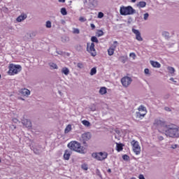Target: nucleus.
Segmentation results:
<instances>
[{
  "label": "nucleus",
  "mask_w": 179,
  "mask_h": 179,
  "mask_svg": "<svg viewBox=\"0 0 179 179\" xmlns=\"http://www.w3.org/2000/svg\"><path fill=\"white\" fill-rule=\"evenodd\" d=\"M15 129H16V127H14Z\"/></svg>",
  "instance_id": "54"
},
{
  "label": "nucleus",
  "mask_w": 179,
  "mask_h": 179,
  "mask_svg": "<svg viewBox=\"0 0 179 179\" xmlns=\"http://www.w3.org/2000/svg\"><path fill=\"white\" fill-rule=\"evenodd\" d=\"M99 94H101L102 96L104 94H107V87H102L99 90Z\"/></svg>",
  "instance_id": "20"
},
{
  "label": "nucleus",
  "mask_w": 179,
  "mask_h": 179,
  "mask_svg": "<svg viewBox=\"0 0 179 179\" xmlns=\"http://www.w3.org/2000/svg\"><path fill=\"white\" fill-rule=\"evenodd\" d=\"M120 15H122V16H128V15H134V13H135V10L131 6H123L120 7Z\"/></svg>",
  "instance_id": "2"
},
{
  "label": "nucleus",
  "mask_w": 179,
  "mask_h": 179,
  "mask_svg": "<svg viewBox=\"0 0 179 179\" xmlns=\"http://www.w3.org/2000/svg\"><path fill=\"white\" fill-rule=\"evenodd\" d=\"M21 96H29L30 95V90L27 88H22L19 91Z\"/></svg>",
  "instance_id": "15"
},
{
  "label": "nucleus",
  "mask_w": 179,
  "mask_h": 179,
  "mask_svg": "<svg viewBox=\"0 0 179 179\" xmlns=\"http://www.w3.org/2000/svg\"><path fill=\"white\" fill-rule=\"evenodd\" d=\"M20 99V100H24V99H23V98H19Z\"/></svg>",
  "instance_id": "52"
},
{
  "label": "nucleus",
  "mask_w": 179,
  "mask_h": 179,
  "mask_svg": "<svg viewBox=\"0 0 179 179\" xmlns=\"http://www.w3.org/2000/svg\"><path fill=\"white\" fill-rule=\"evenodd\" d=\"M60 12H61L62 15H63V16L68 15V12L66 11V8H62Z\"/></svg>",
  "instance_id": "23"
},
{
  "label": "nucleus",
  "mask_w": 179,
  "mask_h": 179,
  "mask_svg": "<svg viewBox=\"0 0 179 179\" xmlns=\"http://www.w3.org/2000/svg\"><path fill=\"white\" fill-rule=\"evenodd\" d=\"M73 34H79V33H80V31H79V29L73 28Z\"/></svg>",
  "instance_id": "32"
},
{
  "label": "nucleus",
  "mask_w": 179,
  "mask_h": 179,
  "mask_svg": "<svg viewBox=\"0 0 179 179\" xmlns=\"http://www.w3.org/2000/svg\"><path fill=\"white\" fill-rule=\"evenodd\" d=\"M103 16H104V14H103V13H101V12H99V14H98V17H99V19H101V17H103Z\"/></svg>",
  "instance_id": "38"
},
{
  "label": "nucleus",
  "mask_w": 179,
  "mask_h": 179,
  "mask_svg": "<svg viewBox=\"0 0 179 179\" xmlns=\"http://www.w3.org/2000/svg\"><path fill=\"white\" fill-rule=\"evenodd\" d=\"M117 45L118 41H115L113 45L108 49V54L110 57H111V55H114V51H115V48H117Z\"/></svg>",
  "instance_id": "11"
},
{
  "label": "nucleus",
  "mask_w": 179,
  "mask_h": 179,
  "mask_svg": "<svg viewBox=\"0 0 179 179\" xmlns=\"http://www.w3.org/2000/svg\"><path fill=\"white\" fill-rule=\"evenodd\" d=\"M22 124H23L25 128H28V129H30L31 128V122L27 119L24 118L23 120H22Z\"/></svg>",
  "instance_id": "14"
},
{
  "label": "nucleus",
  "mask_w": 179,
  "mask_h": 179,
  "mask_svg": "<svg viewBox=\"0 0 179 179\" xmlns=\"http://www.w3.org/2000/svg\"><path fill=\"white\" fill-rule=\"evenodd\" d=\"M70 158H71V152H69V150H66L64 154V160H69Z\"/></svg>",
  "instance_id": "18"
},
{
  "label": "nucleus",
  "mask_w": 179,
  "mask_h": 179,
  "mask_svg": "<svg viewBox=\"0 0 179 179\" xmlns=\"http://www.w3.org/2000/svg\"><path fill=\"white\" fill-rule=\"evenodd\" d=\"M25 19H27V15L22 13L20 16H18L16 19L17 22H23Z\"/></svg>",
  "instance_id": "16"
},
{
  "label": "nucleus",
  "mask_w": 179,
  "mask_h": 179,
  "mask_svg": "<svg viewBox=\"0 0 179 179\" xmlns=\"http://www.w3.org/2000/svg\"><path fill=\"white\" fill-rule=\"evenodd\" d=\"M8 73L10 76L17 75V73L22 71V66L10 64L8 66Z\"/></svg>",
  "instance_id": "3"
},
{
  "label": "nucleus",
  "mask_w": 179,
  "mask_h": 179,
  "mask_svg": "<svg viewBox=\"0 0 179 179\" xmlns=\"http://www.w3.org/2000/svg\"><path fill=\"white\" fill-rule=\"evenodd\" d=\"M129 57L133 58V59H135V58H136V55L134 52H131L129 54Z\"/></svg>",
  "instance_id": "36"
},
{
  "label": "nucleus",
  "mask_w": 179,
  "mask_h": 179,
  "mask_svg": "<svg viewBox=\"0 0 179 179\" xmlns=\"http://www.w3.org/2000/svg\"><path fill=\"white\" fill-rule=\"evenodd\" d=\"M123 160H125V162H128L129 160V156L127 155H124L122 156Z\"/></svg>",
  "instance_id": "33"
},
{
  "label": "nucleus",
  "mask_w": 179,
  "mask_h": 179,
  "mask_svg": "<svg viewBox=\"0 0 179 179\" xmlns=\"http://www.w3.org/2000/svg\"><path fill=\"white\" fill-rule=\"evenodd\" d=\"M108 173H111V169H108Z\"/></svg>",
  "instance_id": "49"
},
{
  "label": "nucleus",
  "mask_w": 179,
  "mask_h": 179,
  "mask_svg": "<svg viewBox=\"0 0 179 179\" xmlns=\"http://www.w3.org/2000/svg\"><path fill=\"white\" fill-rule=\"evenodd\" d=\"M170 80H172V82H174V78H171Z\"/></svg>",
  "instance_id": "51"
},
{
  "label": "nucleus",
  "mask_w": 179,
  "mask_h": 179,
  "mask_svg": "<svg viewBox=\"0 0 179 179\" xmlns=\"http://www.w3.org/2000/svg\"><path fill=\"white\" fill-rule=\"evenodd\" d=\"M91 41H92V43H96V44H99V39H97V37L96 36H92Z\"/></svg>",
  "instance_id": "26"
},
{
  "label": "nucleus",
  "mask_w": 179,
  "mask_h": 179,
  "mask_svg": "<svg viewBox=\"0 0 179 179\" xmlns=\"http://www.w3.org/2000/svg\"><path fill=\"white\" fill-rule=\"evenodd\" d=\"M149 72H150L149 69H145L144 70V73H145V75H150Z\"/></svg>",
  "instance_id": "41"
},
{
  "label": "nucleus",
  "mask_w": 179,
  "mask_h": 179,
  "mask_svg": "<svg viewBox=\"0 0 179 179\" xmlns=\"http://www.w3.org/2000/svg\"><path fill=\"white\" fill-rule=\"evenodd\" d=\"M0 78H1V75H0Z\"/></svg>",
  "instance_id": "55"
},
{
  "label": "nucleus",
  "mask_w": 179,
  "mask_h": 179,
  "mask_svg": "<svg viewBox=\"0 0 179 179\" xmlns=\"http://www.w3.org/2000/svg\"><path fill=\"white\" fill-rule=\"evenodd\" d=\"M138 6L139 8H145V6H146V2L145 1H140L138 4Z\"/></svg>",
  "instance_id": "24"
},
{
  "label": "nucleus",
  "mask_w": 179,
  "mask_h": 179,
  "mask_svg": "<svg viewBox=\"0 0 179 179\" xmlns=\"http://www.w3.org/2000/svg\"><path fill=\"white\" fill-rule=\"evenodd\" d=\"M91 138L92 134H90V132H85L81 135V141L83 142V145H85V146H87L86 142H87V141H90Z\"/></svg>",
  "instance_id": "9"
},
{
  "label": "nucleus",
  "mask_w": 179,
  "mask_h": 179,
  "mask_svg": "<svg viewBox=\"0 0 179 179\" xmlns=\"http://www.w3.org/2000/svg\"><path fill=\"white\" fill-rule=\"evenodd\" d=\"M164 110H165L166 111H171V109H170L169 107H165V108H164Z\"/></svg>",
  "instance_id": "44"
},
{
  "label": "nucleus",
  "mask_w": 179,
  "mask_h": 179,
  "mask_svg": "<svg viewBox=\"0 0 179 179\" xmlns=\"http://www.w3.org/2000/svg\"><path fill=\"white\" fill-rule=\"evenodd\" d=\"M138 178L139 179H145V176H143V175L141 174V175H139Z\"/></svg>",
  "instance_id": "45"
},
{
  "label": "nucleus",
  "mask_w": 179,
  "mask_h": 179,
  "mask_svg": "<svg viewBox=\"0 0 179 179\" xmlns=\"http://www.w3.org/2000/svg\"><path fill=\"white\" fill-rule=\"evenodd\" d=\"M92 156L94 159L102 162V160H106V159H107L108 154L106 152H94Z\"/></svg>",
  "instance_id": "6"
},
{
  "label": "nucleus",
  "mask_w": 179,
  "mask_h": 179,
  "mask_svg": "<svg viewBox=\"0 0 179 179\" xmlns=\"http://www.w3.org/2000/svg\"><path fill=\"white\" fill-rule=\"evenodd\" d=\"M132 31L134 34H136V40L138 41H143V38L142 36H141V32L138 29H132Z\"/></svg>",
  "instance_id": "13"
},
{
  "label": "nucleus",
  "mask_w": 179,
  "mask_h": 179,
  "mask_svg": "<svg viewBox=\"0 0 179 179\" xmlns=\"http://www.w3.org/2000/svg\"><path fill=\"white\" fill-rule=\"evenodd\" d=\"M154 125L155 127H157L158 128H162V127H167V125H166V122L159 120V119H156L154 122Z\"/></svg>",
  "instance_id": "12"
},
{
  "label": "nucleus",
  "mask_w": 179,
  "mask_h": 179,
  "mask_svg": "<svg viewBox=\"0 0 179 179\" xmlns=\"http://www.w3.org/2000/svg\"><path fill=\"white\" fill-rule=\"evenodd\" d=\"M177 148V145H174L173 146H172V149H176Z\"/></svg>",
  "instance_id": "48"
},
{
  "label": "nucleus",
  "mask_w": 179,
  "mask_h": 179,
  "mask_svg": "<svg viewBox=\"0 0 179 179\" xmlns=\"http://www.w3.org/2000/svg\"><path fill=\"white\" fill-rule=\"evenodd\" d=\"M1 158H0V163H1Z\"/></svg>",
  "instance_id": "53"
},
{
  "label": "nucleus",
  "mask_w": 179,
  "mask_h": 179,
  "mask_svg": "<svg viewBox=\"0 0 179 179\" xmlns=\"http://www.w3.org/2000/svg\"><path fill=\"white\" fill-rule=\"evenodd\" d=\"M149 17V13H146L144 14V20H148V18Z\"/></svg>",
  "instance_id": "39"
},
{
  "label": "nucleus",
  "mask_w": 179,
  "mask_h": 179,
  "mask_svg": "<svg viewBox=\"0 0 179 179\" xmlns=\"http://www.w3.org/2000/svg\"><path fill=\"white\" fill-rule=\"evenodd\" d=\"M162 36L165 37V38H169V36H170V34L167 31H164L162 33Z\"/></svg>",
  "instance_id": "31"
},
{
  "label": "nucleus",
  "mask_w": 179,
  "mask_h": 179,
  "mask_svg": "<svg viewBox=\"0 0 179 179\" xmlns=\"http://www.w3.org/2000/svg\"><path fill=\"white\" fill-rule=\"evenodd\" d=\"M97 73V70L95 67L92 68L90 71V75L93 76V75H96Z\"/></svg>",
  "instance_id": "25"
},
{
  "label": "nucleus",
  "mask_w": 179,
  "mask_h": 179,
  "mask_svg": "<svg viewBox=\"0 0 179 179\" xmlns=\"http://www.w3.org/2000/svg\"><path fill=\"white\" fill-rule=\"evenodd\" d=\"M150 64L152 65V66H153V68H161L162 66V64H160L159 62H155L153 60L150 61Z\"/></svg>",
  "instance_id": "17"
},
{
  "label": "nucleus",
  "mask_w": 179,
  "mask_h": 179,
  "mask_svg": "<svg viewBox=\"0 0 179 179\" xmlns=\"http://www.w3.org/2000/svg\"><path fill=\"white\" fill-rule=\"evenodd\" d=\"M71 131H72V125L68 124L64 129V134H69Z\"/></svg>",
  "instance_id": "21"
},
{
  "label": "nucleus",
  "mask_w": 179,
  "mask_h": 179,
  "mask_svg": "<svg viewBox=\"0 0 179 179\" xmlns=\"http://www.w3.org/2000/svg\"><path fill=\"white\" fill-rule=\"evenodd\" d=\"M50 66L52 68V69H58V66L55 63H50Z\"/></svg>",
  "instance_id": "28"
},
{
  "label": "nucleus",
  "mask_w": 179,
  "mask_h": 179,
  "mask_svg": "<svg viewBox=\"0 0 179 179\" xmlns=\"http://www.w3.org/2000/svg\"><path fill=\"white\" fill-rule=\"evenodd\" d=\"M67 146L71 150H74V152L81 153V155H85V153H86V149L85 148V147L82 146L80 145V143L78 141H71L68 143Z\"/></svg>",
  "instance_id": "1"
},
{
  "label": "nucleus",
  "mask_w": 179,
  "mask_h": 179,
  "mask_svg": "<svg viewBox=\"0 0 179 179\" xmlns=\"http://www.w3.org/2000/svg\"><path fill=\"white\" fill-rule=\"evenodd\" d=\"M165 135L169 138H179V129L170 127L165 131Z\"/></svg>",
  "instance_id": "5"
},
{
  "label": "nucleus",
  "mask_w": 179,
  "mask_h": 179,
  "mask_svg": "<svg viewBox=\"0 0 179 179\" xmlns=\"http://www.w3.org/2000/svg\"><path fill=\"white\" fill-rule=\"evenodd\" d=\"M124 145H122V143H116V150L117 152H121L123 150L124 148H123Z\"/></svg>",
  "instance_id": "19"
},
{
  "label": "nucleus",
  "mask_w": 179,
  "mask_h": 179,
  "mask_svg": "<svg viewBox=\"0 0 179 179\" xmlns=\"http://www.w3.org/2000/svg\"><path fill=\"white\" fill-rule=\"evenodd\" d=\"M87 51L92 57H96V55H97V52L96 51V48H94V43H87Z\"/></svg>",
  "instance_id": "8"
},
{
  "label": "nucleus",
  "mask_w": 179,
  "mask_h": 179,
  "mask_svg": "<svg viewBox=\"0 0 179 179\" xmlns=\"http://www.w3.org/2000/svg\"><path fill=\"white\" fill-rule=\"evenodd\" d=\"M158 139H159V141H163L164 139V138H163V136H158Z\"/></svg>",
  "instance_id": "46"
},
{
  "label": "nucleus",
  "mask_w": 179,
  "mask_h": 179,
  "mask_svg": "<svg viewBox=\"0 0 179 179\" xmlns=\"http://www.w3.org/2000/svg\"><path fill=\"white\" fill-rule=\"evenodd\" d=\"M12 121L15 124H17V122H19V120H17V118H16V117L13 118Z\"/></svg>",
  "instance_id": "40"
},
{
  "label": "nucleus",
  "mask_w": 179,
  "mask_h": 179,
  "mask_svg": "<svg viewBox=\"0 0 179 179\" xmlns=\"http://www.w3.org/2000/svg\"><path fill=\"white\" fill-rule=\"evenodd\" d=\"M59 2H62V3H65V0H59Z\"/></svg>",
  "instance_id": "47"
},
{
  "label": "nucleus",
  "mask_w": 179,
  "mask_h": 179,
  "mask_svg": "<svg viewBox=\"0 0 179 179\" xmlns=\"http://www.w3.org/2000/svg\"><path fill=\"white\" fill-rule=\"evenodd\" d=\"M81 168L83 169V170H85V171H87V169H89V168L87 167V164H83V165L81 166Z\"/></svg>",
  "instance_id": "34"
},
{
  "label": "nucleus",
  "mask_w": 179,
  "mask_h": 179,
  "mask_svg": "<svg viewBox=\"0 0 179 179\" xmlns=\"http://www.w3.org/2000/svg\"><path fill=\"white\" fill-rule=\"evenodd\" d=\"M121 83L124 87H128V86L132 83V78L128 76H124L121 79Z\"/></svg>",
  "instance_id": "10"
},
{
  "label": "nucleus",
  "mask_w": 179,
  "mask_h": 179,
  "mask_svg": "<svg viewBox=\"0 0 179 179\" xmlns=\"http://www.w3.org/2000/svg\"><path fill=\"white\" fill-rule=\"evenodd\" d=\"M80 22H85V18L83 17H80V19H79Z\"/></svg>",
  "instance_id": "43"
},
{
  "label": "nucleus",
  "mask_w": 179,
  "mask_h": 179,
  "mask_svg": "<svg viewBox=\"0 0 179 179\" xmlns=\"http://www.w3.org/2000/svg\"><path fill=\"white\" fill-rule=\"evenodd\" d=\"M82 124L85 125V127H89L90 125V122L87 120H83Z\"/></svg>",
  "instance_id": "29"
},
{
  "label": "nucleus",
  "mask_w": 179,
  "mask_h": 179,
  "mask_svg": "<svg viewBox=\"0 0 179 179\" xmlns=\"http://www.w3.org/2000/svg\"><path fill=\"white\" fill-rule=\"evenodd\" d=\"M104 35V32L102 30H98L96 32V36L98 37H101V36Z\"/></svg>",
  "instance_id": "27"
},
{
  "label": "nucleus",
  "mask_w": 179,
  "mask_h": 179,
  "mask_svg": "<svg viewBox=\"0 0 179 179\" xmlns=\"http://www.w3.org/2000/svg\"><path fill=\"white\" fill-rule=\"evenodd\" d=\"M167 69L170 72V73H174V72H176V70L173 67L168 66Z\"/></svg>",
  "instance_id": "30"
},
{
  "label": "nucleus",
  "mask_w": 179,
  "mask_h": 179,
  "mask_svg": "<svg viewBox=\"0 0 179 179\" xmlns=\"http://www.w3.org/2000/svg\"><path fill=\"white\" fill-rule=\"evenodd\" d=\"M62 73H64L66 75V76H68L69 75V69L64 67L62 69Z\"/></svg>",
  "instance_id": "22"
},
{
  "label": "nucleus",
  "mask_w": 179,
  "mask_h": 179,
  "mask_svg": "<svg viewBox=\"0 0 179 179\" xmlns=\"http://www.w3.org/2000/svg\"><path fill=\"white\" fill-rule=\"evenodd\" d=\"M90 27H92V30H94V29H96V26L94 25V24H91Z\"/></svg>",
  "instance_id": "42"
},
{
  "label": "nucleus",
  "mask_w": 179,
  "mask_h": 179,
  "mask_svg": "<svg viewBox=\"0 0 179 179\" xmlns=\"http://www.w3.org/2000/svg\"><path fill=\"white\" fill-rule=\"evenodd\" d=\"M46 27L48 29H51V21H47L46 22Z\"/></svg>",
  "instance_id": "35"
},
{
  "label": "nucleus",
  "mask_w": 179,
  "mask_h": 179,
  "mask_svg": "<svg viewBox=\"0 0 179 179\" xmlns=\"http://www.w3.org/2000/svg\"><path fill=\"white\" fill-rule=\"evenodd\" d=\"M138 112L136 113V117L138 118L139 120H143L145 118V115L148 114V110L146 109V107L143 105H141L138 108Z\"/></svg>",
  "instance_id": "4"
},
{
  "label": "nucleus",
  "mask_w": 179,
  "mask_h": 179,
  "mask_svg": "<svg viewBox=\"0 0 179 179\" xmlns=\"http://www.w3.org/2000/svg\"><path fill=\"white\" fill-rule=\"evenodd\" d=\"M131 2H133V3L136 2V0H131Z\"/></svg>",
  "instance_id": "50"
},
{
  "label": "nucleus",
  "mask_w": 179,
  "mask_h": 179,
  "mask_svg": "<svg viewBox=\"0 0 179 179\" xmlns=\"http://www.w3.org/2000/svg\"><path fill=\"white\" fill-rule=\"evenodd\" d=\"M131 145L135 155H141V145H139V142H138V141L133 140L131 142Z\"/></svg>",
  "instance_id": "7"
},
{
  "label": "nucleus",
  "mask_w": 179,
  "mask_h": 179,
  "mask_svg": "<svg viewBox=\"0 0 179 179\" xmlns=\"http://www.w3.org/2000/svg\"><path fill=\"white\" fill-rule=\"evenodd\" d=\"M77 66L78 68H79L80 69H82L83 68V64L80 62L77 64Z\"/></svg>",
  "instance_id": "37"
}]
</instances>
